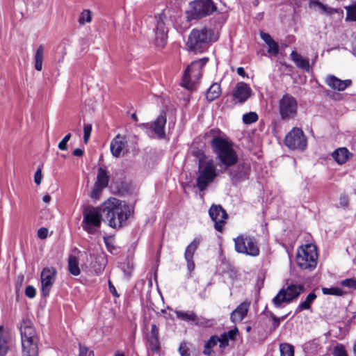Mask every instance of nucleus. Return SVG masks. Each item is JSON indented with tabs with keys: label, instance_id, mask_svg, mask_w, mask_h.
Segmentation results:
<instances>
[{
	"label": "nucleus",
	"instance_id": "6e6d98bb",
	"mask_svg": "<svg viewBox=\"0 0 356 356\" xmlns=\"http://www.w3.org/2000/svg\"><path fill=\"white\" fill-rule=\"evenodd\" d=\"M108 289H109L110 293L114 297L119 298L120 294L118 293L115 286L113 285V284L112 283V282L111 280H108Z\"/></svg>",
	"mask_w": 356,
	"mask_h": 356
},
{
	"label": "nucleus",
	"instance_id": "4468645a",
	"mask_svg": "<svg viewBox=\"0 0 356 356\" xmlns=\"http://www.w3.org/2000/svg\"><path fill=\"white\" fill-rule=\"evenodd\" d=\"M238 147L227 138L224 137V167H231L239 161Z\"/></svg>",
	"mask_w": 356,
	"mask_h": 356
},
{
	"label": "nucleus",
	"instance_id": "3c124183",
	"mask_svg": "<svg viewBox=\"0 0 356 356\" xmlns=\"http://www.w3.org/2000/svg\"><path fill=\"white\" fill-rule=\"evenodd\" d=\"M104 242L109 252H112L113 249H115V246L113 243V237L112 236H104L103 238Z\"/></svg>",
	"mask_w": 356,
	"mask_h": 356
},
{
	"label": "nucleus",
	"instance_id": "2eb2a0df",
	"mask_svg": "<svg viewBox=\"0 0 356 356\" xmlns=\"http://www.w3.org/2000/svg\"><path fill=\"white\" fill-rule=\"evenodd\" d=\"M110 176L106 169L99 167L97 169V179L90 193L92 199H99L103 189L108 186Z\"/></svg>",
	"mask_w": 356,
	"mask_h": 356
},
{
	"label": "nucleus",
	"instance_id": "393cba45",
	"mask_svg": "<svg viewBox=\"0 0 356 356\" xmlns=\"http://www.w3.org/2000/svg\"><path fill=\"white\" fill-rule=\"evenodd\" d=\"M336 162L340 165L345 163L352 156L351 153L346 147H339L333 152L332 154Z\"/></svg>",
	"mask_w": 356,
	"mask_h": 356
},
{
	"label": "nucleus",
	"instance_id": "bb28decb",
	"mask_svg": "<svg viewBox=\"0 0 356 356\" xmlns=\"http://www.w3.org/2000/svg\"><path fill=\"white\" fill-rule=\"evenodd\" d=\"M155 27L154 32L168 33V28L166 26L165 20L166 17L163 14H157L154 17Z\"/></svg>",
	"mask_w": 356,
	"mask_h": 356
},
{
	"label": "nucleus",
	"instance_id": "9b49d317",
	"mask_svg": "<svg viewBox=\"0 0 356 356\" xmlns=\"http://www.w3.org/2000/svg\"><path fill=\"white\" fill-rule=\"evenodd\" d=\"M279 111L281 118L284 120L293 119L298 113V103L296 99L286 94L279 102Z\"/></svg>",
	"mask_w": 356,
	"mask_h": 356
},
{
	"label": "nucleus",
	"instance_id": "e433bc0d",
	"mask_svg": "<svg viewBox=\"0 0 356 356\" xmlns=\"http://www.w3.org/2000/svg\"><path fill=\"white\" fill-rule=\"evenodd\" d=\"M323 293L325 295H332L337 296H343L346 292L339 287H331V288H323Z\"/></svg>",
	"mask_w": 356,
	"mask_h": 356
},
{
	"label": "nucleus",
	"instance_id": "0eeeda50",
	"mask_svg": "<svg viewBox=\"0 0 356 356\" xmlns=\"http://www.w3.org/2000/svg\"><path fill=\"white\" fill-rule=\"evenodd\" d=\"M101 208L102 204L97 207L90 205L84 207L81 227L88 234H93L95 228L101 227L102 218L104 217Z\"/></svg>",
	"mask_w": 356,
	"mask_h": 356
},
{
	"label": "nucleus",
	"instance_id": "13d9d810",
	"mask_svg": "<svg viewBox=\"0 0 356 356\" xmlns=\"http://www.w3.org/2000/svg\"><path fill=\"white\" fill-rule=\"evenodd\" d=\"M42 178V171L40 169L37 170L34 175V181L37 185L40 184Z\"/></svg>",
	"mask_w": 356,
	"mask_h": 356
},
{
	"label": "nucleus",
	"instance_id": "8fccbe9b",
	"mask_svg": "<svg viewBox=\"0 0 356 356\" xmlns=\"http://www.w3.org/2000/svg\"><path fill=\"white\" fill-rule=\"evenodd\" d=\"M333 355L334 356H348L345 348L341 345L334 347Z\"/></svg>",
	"mask_w": 356,
	"mask_h": 356
},
{
	"label": "nucleus",
	"instance_id": "f704fd0d",
	"mask_svg": "<svg viewBox=\"0 0 356 356\" xmlns=\"http://www.w3.org/2000/svg\"><path fill=\"white\" fill-rule=\"evenodd\" d=\"M238 334L239 331L236 327H234L233 329L227 332H224V347L229 344V341L235 340Z\"/></svg>",
	"mask_w": 356,
	"mask_h": 356
},
{
	"label": "nucleus",
	"instance_id": "58836bf2",
	"mask_svg": "<svg viewBox=\"0 0 356 356\" xmlns=\"http://www.w3.org/2000/svg\"><path fill=\"white\" fill-rule=\"evenodd\" d=\"M281 356H294L293 346L289 343H282L280 346Z\"/></svg>",
	"mask_w": 356,
	"mask_h": 356
},
{
	"label": "nucleus",
	"instance_id": "a19ab883",
	"mask_svg": "<svg viewBox=\"0 0 356 356\" xmlns=\"http://www.w3.org/2000/svg\"><path fill=\"white\" fill-rule=\"evenodd\" d=\"M347 15L346 19L350 21H356V3L352 6L345 7Z\"/></svg>",
	"mask_w": 356,
	"mask_h": 356
},
{
	"label": "nucleus",
	"instance_id": "0e129e2a",
	"mask_svg": "<svg viewBox=\"0 0 356 356\" xmlns=\"http://www.w3.org/2000/svg\"><path fill=\"white\" fill-rule=\"evenodd\" d=\"M83 150L82 149H80V148H76L75 149H74L73 151V155L74 156H78V157H80V156H82L83 155Z\"/></svg>",
	"mask_w": 356,
	"mask_h": 356
},
{
	"label": "nucleus",
	"instance_id": "2f4dec72",
	"mask_svg": "<svg viewBox=\"0 0 356 356\" xmlns=\"http://www.w3.org/2000/svg\"><path fill=\"white\" fill-rule=\"evenodd\" d=\"M200 241L197 238H194L193 241L186 247L184 252L185 259L193 258L194 254L200 245Z\"/></svg>",
	"mask_w": 356,
	"mask_h": 356
},
{
	"label": "nucleus",
	"instance_id": "bf43d9fd",
	"mask_svg": "<svg viewBox=\"0 0 356 356\" xmlns=\"http://www.w3.org/2000/svg\"><path fill=\"white\" fill-rule=\"evenodd\" d=\"M349 200L346 195H342L339 198V205L342 207H347L348 206Z\"/></svg>",
	"mask_w": 356,
	"mask_h": 356
},
{
	"label": "nucleus",
	"instance_id": "c756f323",
	"mask_svg": "<svg viewBox=\"0 0 356 356\" xmlns=\"http://www.w3.org/2000/svg\"><path fill=\"white\" fill-rule=\"evenodd\" d=\"M221 93V87L219 83H213L208 89L206 97L209 101H213L220 96Z\"/></svg>",
	"mask_w": 356,
	"mask_h": 356
},
{
	"label": "nucleus",
	"instance_id": "4d7b16f0",
	"mask_svg": "<svg viewBox=\"0 0 356 356\" xmlns=\"http://www.w3.org/2000/svg\"><path fill=\"white\" fill-rule=\"evenodd\" d=\"M151 338L159 339V327L156 324H152L151 327Z\"/></svg>",
	"mask_w": 356,
	"mask_h": 356
},
{
	"label": "nucleus",
	"instance_id": "ddd939ff",
	"mask_svg": "<svg viewBox=\"0 0 356 356\" xmlns=\"http://www.w3.org/2000/svg\"><path fill=\"white\" fill-rule=\"evenodd\" d=\"M56 269L54 267L44 268L40 274L41 294L43 297L49 296L51 289L56 281Z\"/></svg>",
	"mask_w": 356,
	"mask_h": 356
},
{
	"label": "nucleus",
	"instance_id": "774afa93",
	"mask_svg": "<svg viewBox=\"0 0 356 356\" xmlns=\"http://www.w3.org/2000/svg\"><path fill=\"white\" fill-rule=\"evenodd\" d=\"M273 326L274 327H277L280 325V318L273 316Z\"/></svg>",
	"mask_w": 356,
	"mask_h": 356
},
{
	"label": "nucleus",
	"instance_id": "7c9ffc66",
	"mask_svg": "<svg viewBox=\"0 0 356 356\" xmlns=\"http://www.w3.org/2000/svg\"><path fill=\"white\" fill-rule=\"evenodd\" d=\"M43 54L44 47L42 45H40L37 48L34 56V67L37 71H41L42 69Z\"/></svg>",
	"mask_w": 356,
	"mask_h": 356
},
{
	"label": "nucleus",
	"instance_id": "de8ad7c7",
	"mask_svg": "<svg viewBox=\"0 0 356 356\" xmlns=\"http://www.w3.org/2000/svg\"><path fill=\"white\" fill-rule=\"evenodd\" d=\"M267 44L268 46V52L269 54L275 55V56L278 54L279 47H278L277 43L275 40H273L272 42H269Z\"/></svg>",
	"mask_w": 356,
	"mask_h": 356
},
{
	"label": "nucleus",
	"instance_id": "052dcab7",
	"mask_svg": "<svg viewBox=\"0 0 356 356\" xmlns=\"http://www.w3.org/2000/svg\"><path fill=\"white\" fill-rule=\"evenodd\" d=\"M185 259L187 262V268H188V271L192 272L195 269V264L193 258H191L190 259L188 258V259Z\"/></svg>",
	"mask_w": 356,
	"mask_h": 356
},
{
	"label": "nucleus",
	"instance_id": "4be33fe9",
	"mask_svg": "<svg viewBox=\"0 0 356 356\" xmlns=\"http://www.w3.org/2000/svg\"><path fill=\"white\" fill-rule=\"evenodd\" d=\"M127 141L125 136L118 134L111 140L110 145L111 152L115 157H119L122 150L127 146Z\"/></svg>",
	"mask_w": 356,
	"mask_h": 356
},
{
	"label": "nucleus",
	"instance_id": "09e8293b",
	"mask_svg": "<svg viewBox=\"0 0 356 356\" xmlns=\"http://www.w3.org/2000/svg\"><path fill=\"white\" fill-rule=\"evenodd\" d=\"M72 134L70 133L67 134L64 136V138L61 140V141L58 143V148L60 150H67V142L70 140Z\"/></svg>",
	"mask_w": 356,
	"mask_h": 356
},
{
	"label": "nucleus",
	"instance_id": "aec40b11",
	"mask_svg": "<svg viewBox=\"0 0 356 356\" xmlns=\"http://www.w3.org/2000/svg\"><path fill=\"white\" fill-rule=\"evenodd\" d=\"M166 122V113L162 111L151 126L152 131L156 134L159 138L163 139L165 138V126Z\"/></svg>",
	"mask_w": 356,
	"mask_h": 356
},
{
	"label": "nucleus",
	"instance_id": "6e6552de",
	"mask_svg": "<svg viewBox=\"0 0 356 356\" xmlns=\"http://www.w3.org/2000/svg\"><path fill=\"white\" fill-rule=\"evenodd\" d=\"M216 10L212 0H195L186 13L188 22L198 20L211 15Z\"/></svg>",
	"mask_w": 356,
	"mask_h": 356
},
{
	"label": "nucleus",
	"instance_id": "9d476101",
	"mask_svg": "<svg viewBox=\"0 0 356 356\" xmlns=\"http://www.w3.org/2000/svg\"><path fill=\"white\" fill-rule=\"evenodd\" d=\"M234 242L236 252L252 257L259 254V249L254 238L241 235L236 237Z\"/></svg>",
	"mask_w": 356,
	"mask_h": 356
},
{
	"label": "nucleus",
	"instance_id": "f3484780",
	"mask_svg": "<svg viewBox=\"0 0 356 356\" xmlns=\"http://www.w3.org/2000/svg\"><path fill=\"white\" fill-rule=\"evenodd\" d=\"M206 136L210 138L211 148L215 152L220 162H222V136L219 129H211L207 134Z\"/></svg>",
	"mask_w": 356,
	"mask_h": 356
},
{
	"label": "nucleus",
	"instance_id": "69168bd1",
	"mask_svg": "<svg viewBox=\"0 0 356 356\" xmlns=\"http://www.w3.org/2000/svg\"><path fill=\"white\" fill-rule=\"evenodd\" d=\"M237 73H238V75H240L242 77L246 76V73H245L243 67H238L237 68Z\"/></svg>",
	"mask_w": 356,
	"mask_h": 356
},
{
	"label": "nucleus",
	"instance_id": "f03ea898",
	"mask_svg": "<svg viewBox=\"0 0 356 356\" xmlns=\"http://www.w3.org/2000/svg\"><path fill=\"white\" fill-rule=\"evenodd\" d=\"M22 356H38L39 337L33 323L23 320L20 325Z\"/></svg>",
	"mask_w": 356,
	"mask_h": 356
},
{
	"label": "nucleus",
	"instance_id": "5701e85b",
	"mask_svg": "<svg viewBox=\"0 0 356 356\" xmlns=\"http://www.w3.org/2000/svg\"><path fill=\"white\" fill-rule=\"evenodd\" d=\"M250 305V301L241 302L231 314V321L234 323L242 321L247 316Z\"/></svg>",
	"mask_w": 356,
	"mask_h": 356
},
{
	"label": "nucleus",
	"instance_id": "b1692460",
	"mask_svg": "<svg viewBox=\"0 0 356 356\" xmlns=\"http://www.w3.org/2000/svg\"><path fill=\"white\" fill-rule=\"evenodd\" d=\"M11 337L9 331L0 325V356H6L10 350Z\"/></svg>",
	"mask_w": 356,
	"mask_h": 356
},
{
	"label": "nucleus",
	"instance_id": "f8f14e48",
	"mask_svg": "<svg viewBox=\"0 0 356 356\" xmlns=\"http://www.w3.org/2000/svg\"><path fill=\"white\" fill-rule=\"evenodd\" d=\"M284 143L290 149L304 150L307 147V139L301 129L294 127L286 136Z\"/></svg>",
	"mask_w": 356,
	"mask_h": 356
},
{
	"label": "nucleus",
	"instance_id": "a211bd4d",
	"mask_svg": "<svg viewBox=\"0 0 356 356\" xmlns=\"http://www.w3.org/2000/svg\"><path fill=\"white\" fill-rule=\"evenodd\" d=\"M222 206L220 204H212L209 209V215L214 222L215 229L222 232Z\"/></svg>",
	"mask_w": 356,
	"mask_h": 356
},
{
	"label": "nucleus",
	"instance_id": "7ed1b4c3",
	"mask_svg": "<svg viewBox=\"0 0 356 356\" xmlns=\"http://www.w3.org/2000/svg\"><path fill=\"white\" fill-rule=\"evenodd\" d=\"M198 175L196 179L195 187L200 192L207 190L209 185L218 176L216 166L213 159H208L203 153L198 159Z\"/></svg>",
	"mask_w": 356,
	"mask_h": 356
},
{
	"label": "nucleus",
	"instance_id": "49530a36",
	"mask_svg": "<svg viewBox=\"0 0 356 356\" xmlns=\"http://www.w3.org/2000/svg\"><path fill=\"white\" fill-rule=\"evenodd\" d=\"M92 131V125L90 124H86L83 127V141L86 144L88 143Z\"/></svg>",
	"mask_w": 356,
	"mask_h": 356
},
{
	"label": "nucleus",
	"instance_id": "6ab92c4d",
	"mask_svg": "<svg viewBox=\"0 0 356 356\" xmlns=\"http://www.w3.org/2000/svg\"><path fill=\"white\" fill-rule=\"evenodd\" d=\"M251 95L250 88L244 83H238L234 90L233 98L236 102L243 103Z\"/></svg>",
	"mask_w": 356,
	"mask_h": 356
},
{
	"label": "nucleus",
	"instance_id": "338daca9",
	"mask_svg": "<svg viewBox=\"0 0 356 356\" xmlns=\"http://www.w3.org/2000/svg\"><path fill=\"white\" fill-rule=\"evenodd\" d=\"M51 200V197L49 194L44 195L42 197L43 202L47 204L49 203Z\"/></svg>",
	"mask_w": 356,
	"mask_h": 356
},
{
	"label": "nucleus",
	"instance_id": "dca6fc26",
	"mask_svg": "<svg viewBox=\"0 0 356 356\" xmlns=\"http://www.w3.org/2000/svg\"><path fill=\"white\" fill-rule=\"evenodd\" d=\"M232 166L229 174L233 183H238L248 178L250 172V165L246 162H241Z\"/></svg>",
	"mask_w": 356,
	"mask_h": 356
},
{
	"label": "nucleus",
	"instance_id": "39448f33",
	"mask_svg": "<svg viewBox=\"0 0 356 356\" xmlns=\"http://www.w3.org/2000/svg\"><path fill=\"white\" fill-rule=\"evenodd\" d=\"M209 58L203 57L194 60L186 67L182 78V86L186 89H191L200 79L202 75V69L208 63Z\"/></svg>",
	"mask_w": 356,
	"mask_h": 356
},
{
	"label": "nucleus",
	"instance_id": "37998d69",
	"mask_svg": "<svg viewBox=\"0 0 356 356\" xmlns=\"http://www.w3.org/2000/svg\"><path fill=\"white\" fill-rule=\"evenodd\" d=\"M340 284L342 286L355 290L356 289V279L355 278H348V279L343 280L340 282Z\"/></svg>",
	"mask_w": 356,
	"mask_h": 356
},
{
	"label": "nucleus",
	"instance_id": "a18cd8bd",
	"mask_svg": "<svg viewBox=\"0 0 356 356\" xmlns=\"http://www.w3.org/2000/svg\"><path fill=\"white\" fill-rule=\"evenodd\" d=\"M149 348L152 352H159L160 350L159 339L151 338L149 341Z\"/></svg>",
	"mask_w": 356,
	"mask_h": 356
},
{
	"label": "nucleus",
	"instance_id": "72a5a7b5",
	"mask_svg": "<svg viewBox=\"0 0 356 356\" xmlns=\"http://www.w3.org/2000/svg\"><path fill=\"white\" fill-rule=\"evenodd\" d=\"M155 37L154 39V44L161 49L165 47L168 42V33L154 32Z\"/></svg>",
	"mask_w": 356,
	"mask_h": 356
},
{
	"label": "nucleus",
	"instance_id": "cd10ccee",
	"mask_svg": "<svg viewBox=\"0 0 356 356\" xmlns=\"http://www.w3.org/2000/svg\"><path fill=\"white\" fill-rule=\"evenodd\" d=\"M291 60L296 63V65L306 71L309 70V63L307 59L302 58L298 53L293 51L290 55Z\"/></svg>",
	"mask_w": 356,
	"mask_h": 356
},
{
	"label": "nucleus",
	"instance_id": "423d86ee",
	"mask_svg": "<svg viewBox=\"0 0 356 356\" xmlns=\"http://www.w3.org/2000/svg\"><path fill=\"white\" fill-rule=\"evenodd\" d=\"M317 257L316 245L307 244L298 249L296 264L302 269L313 270L317 264Z\"/></svg>",
	"mask_w": 356,
	"mask_h": 356
},
{
	"label": "nucleus",
	"instance_id": "c9c22d12",
	"mask_svg": "<svg viewBox=\"0 0 356 356\" xmlns=\"http://www.w3.org/2000/svg\"><path fill=\"white\" fill-rule=\"evenodd\" d=\"M175 314L177 317L180 320L185 321H193L196 320V314L193 312H185L182 311H175Z\"/></svg>",
	"mask_w": 356,
	"mask_h": 356
},
{
	"label": "nucleus",
	"instance_id": "473e14b6",
	"mask_svg": "<svg viewBox=\"0 0 356 356\" xmlns=\"http://www.w3.org/2000/svg\"><path fill=\"white\" fill-rule=\"evenodd\" d=\"M316 298V295L314 293H310L306 298L305 300L301 302L296 308V312H300L305 309H309L311 304Z\"/></svg>",
	"mask_w": 356,
	"mask_h": 356
},
{
	"label": "nucleus",
	"instance_id": "864d4df0",
	"mask_svg": "<svg viewBox=\"0 0 356 356\" xmlns=\"http://www.w3.org/2000/svg\"><path fill=\"white\" fill-rule=\"evenodd\" d=\"M310 6L312 8H318V10L325 12L326 10V7L320 1H313L310 2Z\"/></svg>",
	"mask_w": 356,
	"mask_h": 356
},
{
	"label": "nucleus",
	"instance_id": "e2e57ef3",
	"mask_svg": "<svg viewBox=\"0 0 356 356\" xmlns=\"http://www.w3.org/2000/svg\"><path fill=\"white\" fill-rule=\"evenodd\" d=\"M179 350L181 356H190L188 350L186 346H181Z\"/></svg>",
	"mask_w": 356,
	"mask_h": 356
},
{
	"label": "nucleus",
	"instance_id": "79ce46f5",
	"mask_svg": "<svg viewBox=\"0 0 356 356\" xmlns=\"http://www.w3.org/2000/svg\"><path fill=\"white\" fill-rule=\"evenodd\" d=\"M195 324L200 327H208L213 325V321L211 319H205L204 318H199L196 316V320L193 321Z\"/></svg>",
	"mask_w": 356,
	"mask_h": 356
},
{
	"label": "nucleus",
	"instance_id": "c85d7f7f",
	"mask_svg": "<svg viewBox=\"0 0 356 356\" xmlns=\"http://www.w3.org/2000/svg\"><path fill=\"white\" fill-rule=\"evenodd\" d=\"M68 270L74 276H77L81 273L79 260L75 255H70L68 258Z\"/></svg>",
	"mask_w": 356,
	"mask_h": 356
},
{
	"label": "nucleus",
	"instance_id": "412c9836",
	"mask_svg": "<svg viewBox=\"0 0 356 356\" xmlns=\"http://www.w3.org/2000/svg\"><path fill=\"white\" fill-rule=\"evenodd\" d=\"M325 83L332 90L343 91L350 86L352 81L350 79L341 80L334 75H328L325 78Z\"/></svg>",
	"mask_w": 356,
	"mask_h": 356
},
{
	"label": "nucleus",
	"instance_id": "ea45409f",
	"mask_svg": "<svg viewBox=\"0 0 356 356\" xmlns=\"http://www.w3.org/2000/svg\"><path fill=\"white\" fill-rule=\"evenodd\" d=\"M259 119L258 115L255 112H249L243 115V122L245 124H250L257 122Z\"/></svg>",
	"mask_w": 356,
	"mask_h": 356
},
{
	"label": "nucleus",
	"instance_id": "1a4fd4ad",
	"mask_svg": "<svg viewBox=\"0 0 356 356\" xmlns=\"http://www.w3.org/2000/svg\"><path fill=\"white\" fill-rule=\"evenodd\" d=\"M304 290L305 288L301 284H290L286 289L279 291L273 299V302L276 307H280L283 302H290L296 299Z\"/></svg>",
	"mask_w": 356,
	"mask_h": 356
},
{
	"label": "nucleus",
	"instance_id": "603ef678",
	"mask_svg": "<svg viewBox=\"0 0 356 356\" xmlns=\"http://www.w3.org/2000/svg\"><path fill=\"white\" fill-rule=\"evenodd\" d=\"M25 295L29 298H33L36 295L35 289L33 286H27L25 289Z\"/></svg>",
	"mask_w": 356,
	"mask_h": 356
},
{
	"label": "nucleus",
	"instance_id": "f257e3e1",
	"mask_svg": "<svg viewBox=\"0 0 356 356\" xmlns=\"http://www.w3.org/2000/svg\"><path fill=\"white\" fill-rule=\"evenodd\" d=\"M102 215L110 227L119 229L127 224L134 213L131 207L115 197H109L102 204Z\"/></svg>",
	"mask_w": 356,
	"mask_h": 356
},
{
	"label": "nucleus",
	"instance_id": "a878e982",
	"mask_svg": "<svg viewBox=\"0 0 356 356\" xmlns=\"http://www.w3.org/2000/svg\"><path fill=\"white\" fill-rule=\"evenodd\" d=\"M218 342L220 343V347L222 346V334H221L220 337L216 335L211 336L204 345L203 354L207 356H211L212 348L216 346Z\"/></svg>",
	"mask_w": 356,
	"mask_h": 356
},
{
	"label": "nucleus",
	"instance_id": "5fc2aeb1",
	"mask_svg": "<svg viewBox=\"0 0 356 356\" xmlns=\"http://www.w3.org/2000/svg\"><path fill=\"white\" fill-rule=\"evenodd\" d=\"M38 237L40 239H44L48 236V229L46 227H41L38 230Z\"/></svg>",
	"mask_w": 356,
	"mask_h": 356
},
{
	"label": "nucleus",
	"instance_id": "20e7f679",
	"mask_svg": "<svg viewBox=\"0 0 356 356\" xmlns=\"http://www.w3.org/2000/svg\"><path fill=\"white\" fill-rule=\"evenodd\" d=\"M212 31L206 27L201 29H193L188 35L186 46L191 51L202 53L208 49L212 41Z\"/></svg>",
	"mask_w": 356,
	"mask_h": 356
},
{
	"label": "nucleus",
	"instance_id": "680f3d73",
	"mask_svg": "<svg viewBox=\"0 0 356 356\" xmlns=\"http://www.w3.org/2000/svg\"><path fill=\"white\" fill-rule=\"evenodd\" d=\"M261 38L266 44H268L273 40L271 36L266 33H261Z\"/></svg>",
	"mask_w": 356,
	"mask_h": 356
},
{
	"label": "nucleus",
	"instance_id": "4c0bfd02",
	"mask_svg": "<svg viewBox=\"0 0 356 356\" xmlns=\"http://www.w3.org/2000/svg\"><path fill=\"white\" fill-rule=\"evenodd\" d=\"M92 12L90 10H83L79 16V23L80 25H84L86 23H90L92 21Z\"/></svg>",
	"mask_w": 356,
	"mask_h": 356
},
{
	"label": "nucleus",
	"instance_id": "c03bdc74",
	"mask_svg": "<svg viewBox=\"0 0 356 356\" xmlns=\"http://www.w3.org/2000/svg\"><path fill=\"white\" fill-rule=\"evenodd\" d=\"M79 356H95L93 351L90 350L87 346H83L81 343H79Z\"/></svg>",
	"mask_w": 356,
	"mask_h": 356
}]
</instances>
